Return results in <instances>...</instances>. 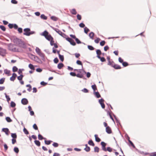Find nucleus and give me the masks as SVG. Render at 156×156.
<instances>
[{"instance_id": "2f4dec72", "label": "nucleus", "mask_w": 156, "mask_h": 156, "mask_svg": "<svg viewBox=\"0 0 156 156\" xmlns=\"http://www.w3.org/2000/svg\"><path fill=\"white\" fill-rule=\"evenodd\" d=\"M16 104L13 101H12L10 103V106L12 108H13L15 107Z\"/></svg>"}, {"instance_id": "72a5a7b5", "label": "nucleus", "mask_w": 156, "mask_h": 156, "mask_svg": "<svg viewBox=\"0 0 156 156\" xmlns=\"http://www.w3.org/2000/svg\"><path fill=\"white\" fill-rule=\"evenodd\" d=\"M13 150L16 153H18L19 152V148L17 147H14Z\"/></svg>"}, {"instance_id": "393cba45", "label": "nucleus", "mask_w": 156, "mask_h": 156, "mask_svg": "<svg viewBox=\"0 0 156 156\" xmlns=\"http://www.w3.org/2000/svg\"><path fill=\"white\" fill-rule=\"evenodd\" d=\"M40 17L41 19L44 20H46L47 19V17L44 14H41Z\"/></svg>"}, {"instance_id": "20e7f679", "label": "nucleus", "mask_w": 156, "mask_h": 156, "mask_svg": "<svg viewBox=\"0 0 156 156\" xmlns=\"http://www.w3.org/2000/svg\"><path fill=\"white\" fill-rule=\"evenodd\" d=\"M52 29L61 36L63 37V35H65V34L64 33H62L58 29H56L54 27H52Z\"/></svg>"}, {"instance_id": "4d7b16f0", "label": "nucleus", "mask_w": 156, "mask_h": 156, "mask_svg": "<svg viewBox=\"0 0 156 156\" xmlns=\"http://www.w3.org/2000/svg\"><path fill=\"white\" fill-rule=\"evenodd\" d=\"M76 42L78 44H80L81 43V42L77 38H76L75 39Z\"/></svg>"}, {"instance_id": "dca6fc26", "label": "nucleus", "mask_w": 156, "mask_h": 156, "mask_svg": "<svg viewBox=\"0 0 156 156\" xmlns=\"http://www.w3.org/2000/svg\"><path fill=\"white\" fill-rule=\"evenodd\" d=\"M94 33L92 32H91L89 34V36L90 38L93 40L94 39L93 37L94 36Z\"/></svg>"}, {"instance_id": "774afa93", "label": "nucleus", "mask_w": 156, "mask_h": 156, "mask_svg": "<svg viewBox=\"0 0 156 156\" xmlns=\"http://www.w3.org/2000/svg\"><path fill=\"white\" fill-rule=\"evenodd\" d=\"M70 74L72 76H75L76 75V74L75 73L71 72L70 73Z\"/></svg>"}, {"instance_id": "c756f323", "label": "nucleus", "mask_w": 156, "mask_h": 156, "mask_svg": "<svg viewBox=\"0 0 156 156\" xmlns=\"http://www.w3.org/2000/svg\"><path fill=\"white\" fill-rule=\"evenodd\" d=\"M28 66H29V67L32 70H34L35 69L34 65H33L31 64H30Z\"/></svg>"}, {"instance_id": "cd10ccee", "label": "nucleus", "mask_w": 156, "mask_h": 156, "mask_svg": "<svg viewBox=\"0 0 156 156\" xmlns=\"http://www.w3.org/2000/svg\"><path fill=\"white\" fill-rule=\"evenodd\" d=\"M59 58L60 59L62 62H63L64 60V56L63 55H62L60 54H59Z\"/></svg>"}, {"instance_id": "4be33fe9", "label": "nucleus", "mask_w": 156, "mask_h": 156, "mask_svg": "<svg viewBox=\"0 0 156 156\" xmlns=\"http://www.w3.org/2000/svg\"><path fill=\"white\" fill-rule=\"evenodd\" d=\"M51 19L54 21H56L58 19V18L54 16H52L51 17Z\"/></svg>"}, {"instance_id": "aec40b11", "label": "nucleus", "mask_w": 156, "mask_h": 156, "mask_svg": "<svg viewBox=\"0 0 156 156\" xmlns=\"http://www.w3.org/2000/svg\"><path fill=\"white\" fill-rule=\"evenodd\" d=\"M88 144L92 146H94V144L92 140H90L88 141Z\"/></svg>"}, {"instance_id": "473e14b6", "label": "nucleus", "mask_w": 156, "mask_h": 156, "mask_svg": "<svg viewBox=\"0 0 156 156\" xmlns=\"http://www.w3.org/2000/svg\"><path fill=\"white\" fill-rule=\"evenodd\" d=\"M5 119L8 122H9L12 121V120L10 119V118L9 117H6L5 118Z\"/></svg>"}, {"instance_id": "f03ea898", "label": "nucleus", "mask_w": 156, "mask_h": 156, "mask_svg": "<svg viewBox=\"0 0 156 156\" xmlns=\"http://www.w3.org/2000/svg\"><path fill=\"white\" fill-rule=\"evenodd\" d=\"M41 35L44 36L45 38L49 41L53 40L52 37L50 34H49L48 32L46 30L44 31L41 34Z\"/></svg>"}, {"instance_id": "bb28decb", "label": "nucleus", "mask_w": 156, "mask_h": 156, "mask_svg": "<svg viewBox=\"0 0 156 156\" xmlns=\"http://www.w3.org/2000/svg\"><path fill=\"white\" fill-rule=\"evenodd\" d=\"M70 12L73 15H76L77 13L76 10L75 9H72Z\"/></svg>"}, {"instance_id": "f8f14e48", "label": "nucleus", "mask_w": 156, "mask_h": 156, "mask_svg": "<svg viewBox=\"0 0 156 156\" xmlns=\"http://www.w3.org/2000/svg\"><path fill=\"white\" fill-rule=\"evenodd\" d=\"M38 55L41 56V59L43 60H44L45 59V58H44V54L42 53V52H41L40 53H39L38 54Z\"/></svg>"}, {"instance_id": "de8ad7c7", "label": "nucleus", "mask_w": 156, "mask_h": 156, "mask_svg": "<svg viewBox=\"0 0 156 156\" xmlns=\"http://www.w3.org/2000/svg\"><path fill=\"white\" fill-rule=\"evenodd\" d=\"M112 148L110 147H108L106 149V151H108L109 152H111L112 151Z\"/></svg>"}, {"instance_id": "e433bc0d", "label": "nucleus", "mask_w": 156, "mask_h": 156, "mask_svg": "<svg viewBox=\"0 0 156 156\" xmlns=\"http://www.w3.org/2000/svg\"><path fill=\"white\" fill-rule=\"evenodd\" d=\"M23 131L25 133V134L26 135H27L29 134V133L27 129H26L25 127H24V129H23Z\"/></svg>"}, {"instance_id": "bf43d9fd", "label": "nucleus", "mask_w": 156, "mask_h": 156, "mask_svg": "<svg viewBox=\"0 0 156 156\" xmlns=\"http://www.w3.org/2000/svg\"><path fill=\"white\" fill-rule=\"evenodd\" d=\"M129 144L131 145V146L134 148H135V147L134 145V144H133V142L130 140H129Z\"/></svg>"}, {"instance_id": "5701e85b", "label": "nucleus", "mask_w": 156, "mask_h": 156, "mask_svg": "<svg viewBox=\"0 0 156 156\" xmlns=\"http://www.w3.org/2000/svg\"><path fill=\"white\" fill-rule=\"evenodd\" d=\"M115 64L114 62L113 61L111 62L110 61H109L108 65L109 66H111L112 67H113V66H114V64Z\"/></svg>"}, {"instance_id": "a19ab883", "label": "nucleus", "mask_w": 156, "mask_h": 156, "mask_svg": "<svg viewBox=\"0 0 156 156\" xmlns=\"http://www.w3.org/2000/svg\"><path fill=\"white\" fill-rule=\"evenodd\" d=\"M81 91L85 93H87L89 92V90L87 89L84 88L81 90Z\"/></svg>"}, {"instance_id": "a878e982", "label": "nucleus", "mask_w": 156, "mask_h": 156, "mask_svg": "<svg viewBox=\"0 0 156 156\" xmlns=\"http://www.w3.org/2000/svg\"><path fill=\"white\" fill-rule=\"evenodd\" d=\"M98 58L100 59L101 61L102 62H105L106 61V59L104 57H101V56H99V57Z\"/></svg>"}, {"instance_id": "0eeeda50", "label": "nucleus", "mask_w": 156, "mask_h": 156, "mask_svg": "<svg viewBox=\"0 0 156 156\" xmlns=\"http://www.w3.org/2000/svg\"><path fill=\"white\" fill-rule=\"evenodd\" d=\"M104 100L103 99L101 98L99 100V102L100 104L101 105V107L103 108H105V105L104 103Z\"/></svg>"}, {"instance_id": "052dcab7", "label": "nucleus", "mask_w": 156, "mask_h": 156, "mask_svg": "<svg viewBox=\"0 0 156 156\" xmlns=\"http://www.w3.org/2000/svg\"><path fill=\"white\" fill-rule=\"evenodd\" d=\"M52 145L55 147H57L58 146V144L57 143H55V142H54L53 144H52Z\"/></svg>"}, {"instance_id": "1a4fd4ad", "label": "nucleus", "mask_w": 156, "mask_h": 156, "mask_svg": "<svg viewBox=\"0 0 156 156\" xmlns=\"http://www.w3.org/2000/svg\"><path fill=\"white\" fill-rule=\"evenodd\" d=\"M2 131L5 132L7 135L8 136L9 135V131L8 128H3L2 129Z\"/></svg>"}, {"instance_id": "4c0bfd02", "label": "nucleus", "mask_w": 156, "mask_h": 156, "mask_svg": "<svg viewBox=\"0 0 156 156\" xmlns=\"http://www.w3.org/2000/svg\"><path fill=\"white\" fill-rule=\"evenodd\" d=\"M11 136L13 139H16L17 138V135L16 133H11Z\"/></svg>"}, {"instance_id": "864d4df0", "label": "nucleus", "mask_w": 156, "mask_h": 156, "mask_svg": "<svg viewBox=\"0 0 156 156\" xmlns=\"http://www.w3.org/2000/svg\"><path fill=\"white\" fill-rule=\"evenodd\" d=\"M84 72L85 73H87V77L89 78L90 77V75H91V74L90 73V72H88L87 73L85 71H84Z\"/></svg>"}, {"instance_id": "c03bdc74", "label": "nucleus", "mask_w": 156, "mask_h": 156, "mask_svg": "<svg viewBox=\"0 0 156 156\" xmlns=\"http://www.w3.org/2000/svg\"><path fill=\"white\" fill-rule=\"evenodd\" d=\"M0 28L3 31H5L6 28L3 25L0 26Z\"/></svg>"}, {"instance_id": "7c9ffc66", "label": "nucleus", "mask_w": 156, "mask_h": 156, "mask_svg": "<svg viewBox=\"0 0 156 156\" xmlns=\"http://www.w3.org/2000/svg\"><path fill=\"white\" fill-rule=\"evenodd\" d=\"M90 31L89 29L87 27H85L84 28V32L86 34H87L88 32Z\"/></svg>"}, {"instance_id": "5fc2aeb1", "label": "nucleus", "mask_w": 156, "mask_h": 156, "mask_svg": "<svg viewBox=\"0 0 156 156\" xmlns=\"http://www.w3.org/2000/svg\"><path fill=\"white\" fill-rule=\"evenodd\" d=\"M77 64L78 65H81L82 66H83L82 63L81 61L80 60H77L76 62Z\"/></svg>"}, {"instance_id": "7ed1b4c3", "label": "nucleus", "mask_w": 156, "mask_h": 156, "mask_svg": "<svg viewBox=\"0 0 156 156\" xmlns=\"http://www.w3.org/2000/svg\"><path fill=\"white\" fill-rule=\"evenodd\" d=\"M9 49L13 52H17L18 51V49L15 47L12 44H10L9 45Z\"/></svg>"}, {"instance_id": "6e6d98bb", "label": "nucleus", "mask_w": 156, "mask_h": 156, "mask_svg": "<svg viewBox=\"0 0 156 156\" xmlns=\"http://www.w3.org/2000/svg\"><path fill=\"white\" fill-rule=\"evenodd\" d=\"M23 69H19L18 71V73L19 74H22V71L23 70Z\"/></svg>"}, {"instance_id": "3c124183", "label": "nucleus", "mask_w": 156, "mask_h": 156, "mask_svg": "<svg viewBox=\"0 0 156 156\" xmlns=\"http://www.w3.org/2000/svg\"><path fill=\"white\" fill-rule=\"evenodd\" d=\"M122 65L124 67H126L128 65V64L126 62H123L122 63Z\"/></svg>"}, {"instance_id": "2eb2a0df", "label": "nucleus", "mask_w": 156, "mask_h": 156, "mask_svg": "<svg viewBox=\"0 0 156 156\" xmlns=\"http://www.w3.org/2000/svg\"><path fill=\"white\" fill-rule=\"evenodd\" d=\"M64 66V64L62 63H61L58 65L57 67L59 69H61Z\"/></svg>"}, {"instance_id": "f704fd0d", "label": "nucleus", "mask_w": 156, "mask_h": 156, "mask_svg": "<svg viewBox=\"0 0 156 156\" xmlns=\"http://www.w3.org/2000/svg\"><path fill=\"white\" fill-rule=\"evenodd\" d=\"M88 48L90 50H93L94 49V48L92 46L88 45L87 46Z\"/></svg>"}, {"instance_id": "c85d7f7f", "label": "nucleus", "mask_w": 156, "mask_h": 156, "mask_svg": "<svg viewBox=\"0 0 156 156\" xmlns=\"http://www.w3.org/2000/svg\"><path fill=\"white\" fill-rule=\"evenodd\" d=\"M24 76L22 74H20V75L19 76H18L17 77V79L18 80H22V79L23 78V77Z\"/></svg>"}, {"instance_id": "412c9836", "label": "nucleus", "mask_w": 156, "mask_h": 156, "mask_svg": "<svg viewBox=\"0 0 156 156\" xmlns=\"http://www.w3.org/2000/svg\"><path fill=\"white\" fill-rule=\"evenodd\" d=\"M94 94L96 96V97L98 98H99L100 97H101V95L98 92H94Z\"/></svg>"}, {"instance_id": "603ef678", "label": "nucleus", "mask_w": 156, "mask_h": 156, "mask_svg": "<svg viewBox=\"0 0 156 156\" xmlns=\"http://www.w3.org/2000/svg\"><path fill=\"white\" fill-rule=\"evenodd\" d=\"M84 150L87 152H89L90 150V148L89 147H86L84 149Z\"/></svg>"}, {"instance_id": "13d9d810", "label": "nucleus", "mask_w": 156, "mask_h": 156, "mask_svg": "<svg viewBox=\"0 0 156 156\" xmlns=\"http://www.w3.org/2000/svg\"><path fill=\"white\" fill-rule=\"evenodd\" d=\"M18 31L19 33H21L23 32V29L21 28H18Z\"/></svg>"}, {"instance_id": "680f3d73", "label": "nucleus", "mask_w": 156, "mask_h": 156, "mask_svg": "<svg viewBox=\"0 0 156 156\" xmlns=\"http://www.w3.org/2000/svg\"><path fill=\"white\" fill-rule=\"evenodd\" d=\"M54 62L55 63H57L58 62V59L57 58H55L54 59Z\"/></svg>"}, {"instance_id": "a211bd4d", "label": "nucleus", "mask_w": 156, "mask_h": 156, "mask_svg": "<svg viewBox=\"0 0 156 156\" xmlns=\"http://www.w3.org/2000/svg\"><path fill=\"white\" fill-rule=\"evenodd\" d=\"M34 142L35 144L37 146L39 147L40 146L41 143L39 140H35L34 141Z\"/></svg>"}, {"instance_id": "e2e57ef3", "label": "nucleus", "mask_w": 156, "mask_h": 156, "mask_svg": "<svg viewBox=\"0 0 156 156\" xmlns=\"http://www.w3.org/2000/svg\"><path fill=\"white\" fill-rule=\"evenodd\" d=\"M79 26L81 28H83L85 27V25L83 23H81L79 25Z\"/></svg>"}, {"instance_id": "8fccbe9b", "label": "nucleus", "mask_w": 156, "mask_h": 156, "mask_svg": "<svg viewBox=\"0 0 156 156\" xmlns=\"http://www.w3.org/2000/svg\"><path fill=\"white\" fill-rule=\"evenodd\" d=\"M36 51L38 54L40 53L41 52L40 49L38 47H36Z\"/></svg>"}, {"instance_id": "49530a36", "label": "nucleus", "mask_w": 156, "mask_h": 156, "mask_svg": "<svg viewBox=\"0 0 156 156\" xmlns=\"http://www.w3.org/2000/svg\"><path fill=\"white\" fill-rule=\"evenodd\" d=\"M105 43V41H102L100 42V45L102 46L104 45Z\"/></svg>"}, {"instance_id": "ea45409f", "label": "nucleus", "mask_w": 156, "mask_h": 156, "mask_svg": "<svg viewBox=\"0 0 156 156\" xmlns=\"http://www.w3.org/2000/svg\"><path fill=\"white\" fill-rule=\"evenodd\" d=\"M94 151L95 152H98L99 151V148L97 146L94 147Z\"/></svg>"}, {"instance_id": "9b49d317", "label": "nucleus", "mask_w": 156, "mask_h": 156, "mask_svg": "<svg viewBox=\"0 0 156 156\" xmlns=\"http://www.w3.org/2000/svg\"><path fill=\"white\" fill-rule=\"evenodd\" d=\"M96 54L97 55V58L99 57V56H100V55H101L102 53L101 51L99 49H98L96 50Z\"/></svg>"}, {"instance_id": "338daca9", "label": "nucleus", "mask_w": 156, "mask_h": 156, "mask_svg": "<svg viewBox=\"0 0 156 156\" xmlns=\"http://www.w3.org/2000/svg\"><path fill=\"white\" fill-rule=\"evenodd\" d=\"M150 156H156V152L150 153L149 154Z\"/></svg>"}, {"instance_id": "f257e3e1", "label": "nucleus", "mask_w": 156, "mask_h": 156, "mask_svg": "<svg viewBox=\"0 0 156 156\" xmlns=\"http://www.w3.org/2000/svg\"><path fill=\"white\" fill-rule=\"evenodd\" d=\"M13 41L19 47L24 48H26V44L24 42L18 38H16L14 39Z\"/></svg>"}, {"instance_id": "ddd939ff", "label": "nucleus", "mask_w": 156, "mask_h": 156, "mask_svg": "<svg viewBox=\"0 0 156 156\" xmlns=\"http://www.w3.org/2000/svg\"><path fill=\"white\" fill-rule=\"evenodd\" d=\"M5 50L3 49H0V55L2 56H4L5 52Z\"/></svg>"}, {"instance_id": "f3484780", "label": "nucleus", "mask_w": 156, "mask_h": 156, "mask_svg": "<svg viewBox=\"0 0 156 156\" xmlns=\"http://www.w3.org/2000/svg\"><path fill=\"white\" fill-rule=\"evenodd\" d=\"M113 68H114L115 69H121V67L119 65L117 64H114V66H113Z\"/></svg>"}, {"instance_id": "37998d69", "label": "nucleus", "mask_w": 156, "mask_h": 156, "mask_svg": "<svg viewBox=\"0 0 156 156\" xmlns=\"http://www.w3.org/2000/svg\"><path fill=\"white\" fill-rule=\"evenodd\" d=\"M5 79V78H2L0 80V84H2L4 83Z\"/></svg>"}, {"instance_id": "09e8293b", "label": "nucleus", "mask_w": 156, "mask_h": 156, "mask_svg": "<svg viewBox=\"0 0 156 156\" xmlns=\"http://www.w3.org/2000/svg\"><path fill=\"white\" fill-rule=\"evenodd\" d=\"M94 92L95 91V90L97 89V87L96 85L95 84L92 85L91 86Z\"/></svg>"}, {"instance_id": "9d476101", "label": "nucleus", "mask_w": 156, "mask_h": 156, "mask_svg": "<svg viewBox=\"0 0 156 156\" xmlns=\"http://www.w3.org/2000/svg\"><path fill=\"white\" fill-rule=\"evenodd\" d=\"M106 131L108 134H110L112 133L111 128L109 126H107V127H106Z\"/></svg>"}, {"instance_id": "6ab92c4d", "label": "nucleus", "mask_w": 156, "mask_h": 156, "mask_svg": "<svg viewBox=\"0 0 156 156\" xmlns=\"http://www.w3.org/2000/svg\"><path fill=\"white\" fill-rule=\"evenodd\" d=\"M114 116L116 120V122L117 123V125L118 126L119 125L121 126V124L120 123L119 120L117 119L116 118V116L115 115H114Z\"/></svg>"}, {"instance_id": "423d86ee", "label": "nucleus", "mask_w": 156, "mask_h": 156, "mask_svg": "<svg viewBox=\"0 0 156 156\" xmlns=\"http://www.w3.org/2000/svg\"><path fill=\"white\" fill-rule=\"evenodd\" d=\"M101 144L102 146V149L105 151H106V148L105 147L106 144L104 142L102 141L101 143Z\"/></svg>"}, {"instance_id": "6e6552de", "label": "nucleus", "mask_w": 156, "mask_h": 156, "mask_svg": "<svg viewBox=\"0 0 156 156\" xmlns=\"http://www.w3.org/2000/svg\"><path fill=\"white\" fill-rule=\"evenodd\" d=\"M21 102L22 104L23 105H26L28 103V100L26 98H23L21 100Z\"/></svg>"}, {"instance_id": "4468645a", "label": "nucleus", "mask_w": 156, "mask_h": 156, "mask_svg": "<svg viewBox=\"0 0 156 156\" xmlns=\"http://www.w3.org/2000/svg\"><path fill=\"white\" fill-rule=\"evenodd\" d=\"M94 137L95 138V141L96 142H99L101 141V139L99 137H98V136L97 135L95 134L94 135Z\"/></svg>"}, {"instance_id": "b1692460", "label": "nucleus", "mask_w": 156, "mask_h": 156, "mask_svg": "<svg viewBox=\"0 0 156 156\" xmlns=\"http://www.w3.org/2000/svg\"><path fill=\"white\" fill-rule=\"evenodd\" d=\"M38 139L39 140H42L43 139H46L45 138L43 137L40 134H39L38 135Z\"/></svg>"}, {"instance_id": "79ce46f5", "label": "nucleus", "mask_w": 156, "mask_h": 156, "mask_svg": "<svg viewBox=\"0 0 156 156\" xmlns=\"http://www.w3.org/2000/svg\"><path fill=\"white\" fill-rule=\"evenodd\" d=\"M18 69L17 68L16 66H14L12 68V71L13 72H14L17 71Z\"/></svg>"}, {"instance_id": "0e129e2a", "label": "nucleus", "mask_w": 156, "mask_h": 156, "mask_svg": "<svg viewBox=\"0 0 156 156\" xmlns=\"http://www.w3.org/2000/svg\"><path fill=\"white\" fill-rule=\"evenodd\" d=\"M100 40V38H97L95 40L94 42L96 43H98Z\"/></svg>"}, {"instance_id": "c9c22d12", "label": "nucleus", "mask_w": 156, "mask_h": 156, "mask_svg": "<svg viewBox=\"0 0 156 156\" xmlns=\"http://www.w3.org/2000/svg\"><path fill=\"white\" fill-rule=\"evenodd\" d=\"M52 141L49 140H44V143L46 144L47 145H49L50 144L51 142H52Z\"/></svg>"}, {"instance_id": "39448f33", "label": "nucleus", "mask_w": 156, "mask_h": 156, "mask_svg": "<svg viewBox=\"0 0 156 156\" xmlns=\"http://www.w3.org/2000/svg\"><path fill=\"white\" fill-rule=\"evenodd\" d=\"M23 31H24L23 34L27 36H29V34L30 31V29L29 28H26L24 29Z\"/></svg>"}, {"instance_id": "58836bf2", "label": "nucleus", "mask_w": 156, "mask_h": 156, "mask_svg": "<svg viewBox=\"0 0 156 156\" xmlns=\"http://www.w3.org/2000/svg\"><path fill=\"white\" fill-rule=\"evenodd\" d=\"M70 43L73 46H75L76 45V43L72 39L71 41L70 42Z\"/></svg>"}, {"instance_id": "69168bd1", "label": "nucleus", "mask_w": 156, "mask_h": 156, "mask_svg": "<svg viewBox=\"0 0 156 156\" xmlns=\"http://www.w3.org/2000/svg\"><path fill=\"white\" fill-rule=\"evenodd\" d=\"M16 78L15 77V76H12L11 77H10V80L11 81H14V80H15Z\"/></svg>"}, {"instance_id": "a18cd8bd", "label": "nucleus", "mask_w": 156, "mask_h": 156, "mask_svg": "<svg viewBox=\"0 0 156 156\" xmlns=\"http://www.w3.org/2000/svg\"><path fill=\"white\" fill-rule=\"evenodd\" d=\"M76 76L77 77L80 78H83V75L82 74H80L79 73H78L76 74Z\"/></svg>"}]
</instances>
